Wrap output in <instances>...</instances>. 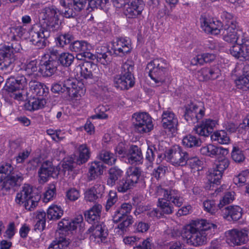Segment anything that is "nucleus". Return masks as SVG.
I'll return each instance as SVG.
<instances>
[{"mask_svg": "<svg viewBox=\"0 0 249 249\" xmlns=\"http://www.w3.org/2000/svg\"><path fill=\"white\" fill-rule=\"evenodd\" d=\"M202 162L196 157H190L188 155L187 164L192 169L199 170V168L202 165Z\"/></svg>", "mask_w": 249, "mask_h": 249, "instance_id": "nucleus-58", "label": "nucleus"}, {"mask_svg": "<svg viewBox=\"0 0 249 249\" xmlns=\"http://www.w3.org/2000/svg\"><path fill=\"white\" fill-rule=\"evenodd\" d=\"M144 6L142 0H129L123 9V13L127 18H135L141 14Z\"/></svg>", "mask_w": 249, "mask_h": 249, "instance_id": "nucleus-20", "label": "nucleus"}, {"mask_svg": "<svg viewBox=\"0 0 249 249\" xmlns=\"http://www.w3.org/2000/svg\"><path fill=\"white\" fill-rule=\"evenodd\" d=\"M30 91L34 95L38 96H46L49 91L48 88L44 84L32 79L29 81Z\"/></svg>", "mask_w": 249, "mask_h": 249, "instance_id": "nucleus-33", "label": "nucleus"}, {"mask_svg": "<svg viewBox=\"0 0 249 249\" xmlns=\"http://www.w3.org/2000/svg\"><path fill=\"white\" fill-rule=\"evenodd\" d=\"M235 83L238 89L243 91L249 90V77L240 76L235 80Z\"/></svg>", "mask_w": 249, "mask_h": 249, "instance_id": "nucleus-51", "label": "nucleus"}, {"mask_svg": "<svg viewBox=\"0 0 249 249\" xmlns=\"http://www.w3.org/2000/svg\"><path fill=\"white\" fill-rule=\"evenodd\" d=\"M46 104L44 98H36L29 101L25 105L26 108L30 111L38 110L43 108Z\"/></svg>", "mask_w": 249, "mask_h": 249, "instance_id": "nucleus-43", "label": "nucleus"}, {"mask_svg": "<svg viewBox=\"0 0 249 249\" xmlns=\"http://www.w3.org/2000/svg\"><path fill=\"white\" fill-rule=\"evenodd\" d=\"M230 162L227 159H223L218 161L213 166V168L220 172L223 174V172L229 166Z\"/></svg>", "mask_w": 249, "mask_h": 249, "instance_id": "nucleus-61", "label": "nucleus"}, {"mask_svg": "<svg viewBox=\"0 0 249 249\" xmlns=\"http://www.w3.org/2000/svg\"><path fill=\"white\" fill-rule=\"evenodd\" d=\"M211 140L221 144H227L230 142V139L227 133L223 130L214 132L211 136Z\"/></svg>", "mask_w": 249, "mask_h": 249, "instance_id": "nucleus-41", "label": "nucleus"}, {"mask_svg": "<svg viewBox=\"0 0 249 249\" xmlns=\"http://www.w3.org/2000/svg\"><path fill=\"white\" fill-rule=\"evenodd\" d=\"M30 41L38 48L45 47L48 43L47 38L50 33L46 28L40 24L34 25L30 33Z\"/></svg>", "mask_w": 249, "mask_h": 249, "instance_id": "nucleus-11", "label": "nucleus"}, {"mask_svg": "<svg viewBox=\"0 0 249 249\" xmlns=\"http://www.w3.org/2000/svg\"><path fill=\"white\" fill-rule=\"evenodd\" d=\"M216 225L205 219L195 220L183 228L182 236L188 244L195 246L205 244L209 231L216 228Z\"/></svg>", "mask_w": 249, "mask_h": 249, "instance_id": "nucleus-3", "label": "nucleus"}, {"mask_svg": "<svg viewBox=\"0 0 249 249\" xmlns=\"http://www.w3.org/2000/svg\"><path fill=\"white\" fill-rule=\"evenodd\" d=\"M155 148L148 147L145 159L149 162V165L151 166L154 160V157L155 156Z\"/></svg>", "mask_w": 249, "mask_h": 249, "instance_id": "nucleus-64", "label": "nucleus"}, {"mask_svg": "<svg viewBox=\"0 0 249 249\" xmlns=\"http://www.w3.org/2000/svg\"><path fill=\"white\" fill-rule=\"evenodd\" d=\"M73 39V36L70 33L61 35L57 37V44L61 47L70 44Z\"/></svg>", "mask_w": 249, "mask_h": 249, "instance_id": "nucleus-54", "label": "nucleus"}, {"mask_svg": "<svg viewBox=\"0 0 249 249\" xmlns=\"http://www.w3.org/2000/svg\"><path fill=\"white\" fill-rule=\"evenodd\" d=\"M161 125L165 132L168 135L173 134L176 132L178 120L173 111L168 110L163 112Z\"/></svg>", "mask_w": 249, "mask_h": 249, "instance_id": "nucleus-16", "label": "nucleus"}, {"mask_svg": "<svg viewBox=\"0 0 249 249\" xmlns=\"http://www.w3.org/2000/svg\"><path fill=\"white\" fill-rule=\"evenodd\" d=\"M142 170L138 167H130L126 172L125 178L120 180L117 184L116 189L119 192L125 193L135 186L136 184L142 182L143 177Z\"/></svg>", "mask_w": 249, "mask_h": 249, "instance_id": "nucleus-7", "label": "nucleus"}, {"mask_svg": "<svg viewBox=\"0 0 249 249\" xmlns=\"http://www.w3.org/2000/svg\"><path fill=\"white\" fill-rule=\"evenodd\" d=\"M87 233H91L89 238L91 241L96 243L103 242L107 235L104 227L101 224L92 225L86 231Z\"/></svg>", "mask_w": 249, "mask_h": 249, "instance_id": "nucleus-24", "label": "nucleus"}, {"mask_svg": "<svg viewBox=\"0 0 249 249\" xmlns=\"http://www.w3.org/2000/svg\"><path fill=\"white\" fill-rule=\"evenodd\" d=\"M234 192L233 191H228L226 192L222 198L220 200L218 205V208L221 209L225 205L231 203L234 199Z\"/></svg>", "mask_w": 249, "mask_h": 249, "instance_id": "nucleus-49", "label": "nucleus"}, {"mask_svg": "<svg viewBox=\"0 0 249 249\" xmlns=\"http://www.w3.org/2000/svg\"><path fill=\"white\" fill-rule=\"evenodd\" d=\"M169 67V64L167 61L161 58L154 59L147 66V68L149 70V76L159 85L165 81Z\"/></svg>", "mask_w": 249, "mask_h": 249, "instance_id": "nucleus-6", "label": "nucleus"}, {"mask_svg": "<svg viewBox=\"0 0 249 249\" xmlns=\"http://www.w3.org/2000/svg\"><path fill=\"white\" fill-rule=\"evenodd\" d=\"M111 49L118 56H123L131 52V42L128 37L117 38L112 41Z\"/></svg>", "mask_w": 249, "mask_h": 249, "instance_id": "nucleus-17", "label": "nucleus"}, {"mask_svg": "<svg viewBox=\"0 0 249 249\" xmlns=\"http://www.w3.org/2000/svg\"><path fill=\"white\" fill-rule=\"evenodd\" d=\"M61 12L54 6L52 5L45 7L40 13V17L46 21V24L49 26H53L58 24L59 17Z\"/></svg>", "mask_w": 249, "mask_h": 249, "instance_id": "nucleus-21", "label": "nucleus"}, {"mask_svg": "<svg viewBox=\"0 0 249 249\" xmlns=\"http://www.w3.org/2000/svg\"><path fill=\"white\" fill-rule=\"evenodd\" d=\"M26 33V30L18 26L11 28L7 36L10 45L0 44V71L10 73L13 70L17 59L16 53L21 49L19 39Z\"/></svg>", "mask_w": 249, "mask_h": 249, "instance_id": "nucleus-1", "label": "nucleus"}, {"mask_svg": "<svg viewBox=\"0 0 249 249\" xmlns=\"http://www.w3.org/2000/svg\"><path fill=\"white\" fill-rule=\"evenodd\" d=\"M63 214V210L60 206L52 205L48 209L47 217L50 220H57L60 218Z\"/></svg>", "mask_w": 249, "mask_h": 249, "instance_id": "nucleus-42", "label": "nucleus"}, {"mask_svg": "<svg viewBox=\"0 0 249 249\" xmlns=\"http://www.w3.org/2000/svg\"><path fill=\"white\" fill-rule=\"evenodd\" d=\"M157 196H159L157 205L162 214H170L173 213L174 207L171 202L177 207H180L184 199L179 192L176 190H167L161 187H158L156 191Z\"/></svg>", "mask_w": 249, "mask_h": 249, "instance_id": "nucleus-4", "label": "nucleus"}, {"mask_svg": "<svg viewBox=\"0 0 249 249\" xmlns=\"http://www.w3.org/2000/svg\"><path fill=\"white\" fill-rule=\"evenodd\" d=\"M229 52L235 58L244 60L249 57V46L236 43L231 47Z\"/></svg>", "mask_w": 249, "mask_h": 249, "instance_id": "nucleus-30", "label": "nucleus"}, {"mask_svg": "<svg viewBox=\"0 0 249 249\" xmlns=\"http://www.w3.org/2000/svg\"><path fill=\"white\" fill-rule=\"evenodd\" d=\"M133 125L136 131L140 133L148 132L153 127L152 118L146 113H136L133 115Z\"/></svg>", "mask_w": 249, "mask_h": 249, "instance_id": "nucleus-12", "label": "nucleus"}, {"mask_svg": "<svg viewBox=\"0 0 249 249\" xmlns=\"http://www.w3.org/2000/svg\"><path fill=\"white\" fill-rule=\"evenodd\" d=\"M203 205L204 210L211 214L215 213L218 207L215 201L213 200H205L203 202Z\"/></svg>", "mask_w": 249, "mask_h": 249, "instance_id": "nucleus-56", "label": "nucleus"}, {"mask_svg": "<svg viewBox=\"0 0 249 249\" xmlns=\"http://www.w3.org/2000/svg\"><path fill=\"white\" fill-rule=\"evenodd\" d=\"M200 22L202 29L207 34L217 35L223 29L222 23L220 21L206 16L201 17Z\"/></svg>", "mask_w": 249, "mask_h": 249, "instance_id": "nucleus-18", "label": "nucleus"}, {"mask_svg": "<svg viewBox=\"0 0 249 249\" xmlns=\"http://www.w3.org/2000/svg\"><path fill=\"white\" fill-rule=\"evenodd\" d=\"M109 110L108 107L103 105L99 106L95 109L96 114L92 116V119H105L108 117V114L106 112Z\"/></svg>", "mask_w": 249, "mask_h": 249, "instance_id": "nucleus-50", "label": "nucleus"}, {"mask_svg": "<svg viewBox=\"0 0 249 249\" xmlns=\"http://www.w3.org/2000/svg\"><path fill=\"white\" fill-rule=\"evenodd\" d=\"M56 195V187L54 184H50L44 195L43 201L45 203L52 200Z\"/></svg>", "mask_w": 249, "mask_h": 249, "instance_id": "nucleus-53", "label": "nucleus"}, {"mask_svg": "<svg viewBox=\"0 0 249 249\" xmlns=\"http://www.w3.org/2000/svg\"><path fill=\"white\" fill-rule=\"evenodd\" d=\"M120 221L122 222L118 225L116 232L120 235H122L133 222V218L131 215L126 216L125 218L122 219Z\"/></svg>", "mask_w": 249, "mask_h": 249, "instance_id": "nucleus-46", "label": "nucleus"}, {"mask_svg": "<svg viewBox=\"0 0 249 249\" xmlns=\"http://www.w3.org/2000/svg\"><path fill=\"white\" fill-rule=\"evenodd\" d=\"M231 158L235 162L237 163L243 162L245 159L243 151L236 147L233 148L231 152Z\"/></svg>", "mask_w": 249, "mask_h": 249, "instance_id": "nucleus-52", "label": "nucleus"}, {"mask_svg": "<svg viewBox=\"0 0 249 249\" xmlns=\"http://www.w3.org/2000/svg\"><path fill=\"white\" fill-rule=\"evenodd\" d=\"M58 55L59 53L57 50L53 48H50L45 50L42 58L50 60L57 61Z\"/></svg>", "mask_w": 249, "mask_h": 249, "instance_id": "nucleus-55", "label": "nucleus"}, {"mask_svg": "<svg viewBox=\"0 0 249 249\" xmlns=\"http://www.w3.org/2000/svg\"><path fill=\"white\" fill-rule=\"evenodd\" d=\"M188 153L179 146L170 149L165 155L167 160L175 166H183L187 164Z\"/></svg>", "mask_w": 249, "mask_h": 249, "instance_id": "nucleus-13", "label": "nucleus"}, {"mask_svg": "<svg viewBox=\"0 0 249 249\" xmlns=\"http://www.w3.org/2000/svg\"><path fill=\"white\" fill-rule=\"evenodd\" d=\"M200 152L202 155L214 158L221 156H225L228 154V150L221 146L210 144L202 147Z\"/></svg>", "mask_w": 249, "mask_h": 249, "instance_id": "nucleus-28", "label": "nucleus"}, {"mask_svg": "<svg viewBox=\"0 0 249 249\" xmlns=\"http://www.w3.org/2000/svg\"><path fill=\"white\" fill-rule=\"evenodd\" d=\"M133 65L131 62H126L121 67V73L113 78L114 86L121 90L127 89L132 87L135 83L134 78L132 74Z\"/></svg>", "mask_w": 249, "mask_h": 249, "instance_id": "nucleus-8", "label": "nucleus"}, {"mask_svg": "<svg viewBox=\"0 0 249 249\" xmlns=\"http://www.w3.org/2000/svg\"><path fill=\"white\" fill-rule=\"evenodd\" d=\"M221 17L225 21L224 27L231 26L233 24L234 25H237V23L231 14L224 11L222 13Z\"/></svg>", "mask_w": 249, "mask_h": 249, "instance_id": "nucleus-57", "label": "nucleus"}, {"mask_svg": "<svg viewBox=\"0 0 249 249\" xmlns=\"http://www.w3.org/2000/svg\"><path fill=\"white\" fill-rule=\"evenodd\" d=\"M97 68L96 65L91 62H85L76 67L75 72L76 76L81 79H91L93 77L92 71Z\"/></svg>", "mask_w": 249, "mask_h": 249, "instance_id": "nucleus-26", "label": "nucleus"}, {"mask_svg": "<svg viewBox=\"0 0 249 249\" xmlns=\"http://www.w3.org/2000/svg\"><path fill=\"white\" fill-rule=\"evenodd\" d=\"M38 174L39 182L44 183L47 181L50 177H54L58 174L57 169L53 165L51 162L46 161L42 163L38 171Z\"/></svg>", "mask_w": 249, "mask_h": 249, "instance_id": "nucleus-25", "label": "nucleus"}, {"mask_svg": "<svg viewBox=\"0 0 249 249\" xmlns=\"http://www.w3.org/2000/svg\"><path fill=\"white\" fill-rule=\"evenodd\" d=\"M40 198V196L33 191L30 185L24 184L20 192L17 193L15 201L19 205L24 204L25 208L31 211L37 205Z\"/></svg>", "mask_w": 249, "mask_h": 249, "instance_id": "nucleus-9", "label": "nucleus"}, {"mask_svg": "<svg viewBox=\"0 0 249 249\" xmlns=\"http://www.w3.org/2000/svg\"><path fill=\"white\" fill-rule=\"evenodd\" d=\"M217 124V121L208 119L203 121L201 124L194 128V130L198 135L208 137L212 133L213 130Z\"/></svg>", "mask_w": 249, "mask_h": 249, "instance_id": "nucleus-27", "label": "nucleus"}, {"mask_svg": "<svg viewBox=\"0 0 249 249\" xmlns=\"http://www.w3.org/2000/svg\"><path fill=\"white\" fill-rule=\"evenodd\" d=\"M118 198L116 193L113 191H110L106 202V211H108L109 209L115 204Z\"/></svg>", "mask_w": 249, "mask_h": 249, "instance_id": "nucleus-62", "label": "nucleus"}, {"mask_svg": "<svg viewBox=\"0 0 249 249\" xmlns=\"http://www.w3.org/2000/svg\"><path fill=\"white\" fill-rule=\"evenodd\" d=\"M98 157L103 162L109 165L114 164L116 160V158L113 154L106 150L101 151Z\"/></svg>", "mask_w": 249, "mask_h": 249, "instance_id": "nucleus-44", "label": "nucleus"}, {"mask_svg": "<svg viewBox=\"0 0 249 249\" xmlns=\"http://www.w3.org/2000/svg\"><path fill=\"white\" fill-rule=\"evenodd\" d=\"M74 56L69 53H63L59 55L58 60L64 66L69 67L73 62Z\"/></svg>", "mask_w": 249, "mask_h": 249, "instance_id": "nucleus-48", "label": "nucleus"}, {"mask_svg": "<svg viewBox=\"0 0 249 249\" xmlns=\"http://www.w3.org/2000/svg\"><path fill=\"white\" fill-rule=\"evenodd\" d=\"M78 157L76 159L77 164L80 165L86 163L89 159L90 152L86 144H80L77 147Z\"/></svg>", "mask_w": 249, "mask_h": 249, "instance_id": "nucleus-38", "label": "nucleus"}, {"mask_svg": "<svg viewBox=\"0 0 249 249\" xmlns=\"http://www.w3.org/2000/svg\"><path fill=\"white\" fill-rule=\"evenodd\" d=\"M249 177V172L247 171H243L237 176H235L233 179L234 183L239 186H242L245 183L247 178Z\"/></svg>", "mask_w": 249, "mask_h": 249, "instance_id": "nucleus-59", "label": "nucleus"}, {"mask_svg": "<svg viewBox=\"0 0 249 249\" xmlns=\"http://www.w3.org/2000/svg\"><path fill=\"white\" fill-rule=\"evenodd\" d=\"M104 166L100 161H94L91 163L89 173L90 180L96 178L98 176L103 174Z\"/></svg>", "mask_w": 249, "mask_h": 249, "instance_id": "nucleus-40", "label": "nucleus"}, {"mask_svg": "<svg viewBox=\"0 0 249 249\" xmlns=\"http://www.w3.org/2000/svg\"><path fill=\"white\" fill-rule=\"evenodd\" d=\"M37 66L36 60L27 63L24 68L25 75L18 76L16 78H11L6 82V87L10 96L14 99L20 101L23 99V96L26 91L24 89L27 82L41 75V71Z\"/></svg>", "mask_w": 249, "mask_h": 249, "instance_id": "nucleus-2", "label": "nucleus"}, {"mask_svg": "<svg viewBox=\"0 0 249 249\" xmlns=\"http://www.w3.org/2000/svg\"><path fill=\"white\" fill-rule=\"evenodd\" d=\"M205 114V108L202 106L191 103L185 107L184 117L189 124H195L201 119Z\"/></svg>", "mask_w": 249, "mask_h": 249, "instance_id": "nucleus-14", "label": "nucleus"}, {"mask_svg": "<svg viewBox=\"0 0 249 249\" xmlns=\"http://www.w3.org/2000/svg\"><path fill=\"white\" fill-rule=\"evenodd\" d=\"M152 239L147 238L142 242L139 241L137 244L134 247L133 249H152Z\"/></svg>", "mask_w": 249, "mask_h": 249, "instance_id": "nucleus-60", "label": "nucleus"}, {"mask_svg": "<svg viewBox=\"0 0 249 249\" xmlns=\"http://www.w3.org/2000/svg\"><path fill=\"white\" fill-rule=\"evenodd\" d=\"M201 143V142L199 138L192 135H188L182 139V144L187 147L199 146Z\"/></svg>", "mask_w": 249, "mask_h": 249, "instance_id": "nucleus-45", "label": "nucleus"}, {"mask_svg": "<svg viewBox=\"0 0 249 249\" xmlns=\"http://www.w3.org/2000/svg\"><path fill=\"white\" fill-rule=\"evenodd\" d=\"M123 171L117 167H113L108 170V176L107 180V184L110 187L114 186L119 178H121Z\"/></svg>", "mask_w": 249, "mask_h": 249, "instance_id": "nucleus-39", "label": "nucleus"}, {"mask_svg": "<svg viewBox=\"0 0 249 249\" xmlns=\"http://www.w3.org/2000/svg\"><path fill=\"white\" fill-rule=\"evenodd\" d=\"M221 75L220 70L217 66L204 67L198 70L196 74V78L200 81L213 80Z\"/></svg>", "mask_w": 249, "mask_h": 249, "instance_id": "nucleus-19", "label": "nucleus"}, {"mask_svg": "<svg viewBox=\"0 0 249 249\" xmlns=\"http://www.w3.org/2000/svg\"><path fill=\"white\" fill-rule=\"evenodd\" d=\"M16 232L15 226L14 223H10L6 231L3 234V236L9 239L13 238Z\"/></svg>", "mask_w": 249, "mask_h": 249, "instance_id": "nucleus-63", "label": "nucleus"}, {"mask_svg": "<svg viewBox=\"0 0 249 249\" xmlns=\"http://www.w3.org/2000/svg\"><path fill=\"white\" fill-rule=\"evenodd\" d=\"M72 52H84L86 57L91 60L96 58L97 61L104 65H107L110 62V57L107 54L108 49L105 46H101L96 50V55L89 53L91 45L84 40H77L71 43L69 47Z\"/></svg>", "mask_w": 249, "mask_h": 249, "instance_id": "nucleus-5", "label": "nucleus"}, {"mask_svg": "<svg viewBox=\"0 0 249 249\" xmlns=\"http://www.w3.org/2000/svg\"><path fill=\"white\" fill-rule=\"evenodd\" d=\"M132 205L130 203H123L121 207L115 211L113 216L114 222L118 223L122 219L125 218L126 216L132 210Z\"/></svg>", "mask_w": 249, "mask_h": 249, "instance_id": "nucleus-37", "label": "nucleus"}, {"mask_svg": "<svg viewBox=\"0 0 249 249\" xmlns=\"http://www.w3.org/2000/svg\"><path fill=\"white\" fill-rule=\"evenodd\" d=\"M39 70L44 76H51L57 70L58 63L57 61L50 60L42 58L40 63Z\"/></svg>", "mask_w": 249, "mask_h": 249, "instance_id": "nucleus-29", "label": "nucleus"}, {"mask_svg": "<svg viewBox=\"0 0 249 249\" xmlns=\"http://www.w3.org/2000/svg\"><path fill=\"white\" fill-rule=\"evenodd\" d=\"M242 210L238 206H230L223 209L224 217L229 219L231 218L233 221H237L242 215Z\"/></svg>", "mask_w": 249, "mask_h": 249, "instance_id": "nucleus-35", "label": "nucleus"}, {"mask_svg": "<svg viewBox=\"0 0 249 249\" xmlns=\"http://www.w3.org/2000/svg\"><path fill=\"white\" fill-rule=\"evenodd\" d=\"M23 179V175L20 173H14L7 177L3 181L2 188L6 190L14 187L20 186Z\"/></svg>", "mask_w": 249, "mask_h": 249, "instance_id": "nucleus-31", "label": "nucleus"}, {"mask_svg": "<svg viewBox=\"0 0 249 249\" xmlns=\"http://www.w3.org/2000/svg\"><path fill=\"white\" fill-rule=\"evenodd\" d=\"M126 157L128 162L131 164L141 162L142 155L141 149L136 145H132L129 149Z\"/></svg>", "mask_w": 249, "mask_h": 249, "instance_id": "nucleus-36", "label": "nucleus"}, {"mask_svg": "<svg viewBox=\"0 0 249 249\" xmlns=\"http://www.w3.org/2000/svg\"><path fill=\"white\" fill-rule=\"evenodd\" d=\"M80 84L75 79H67L64 81L63 87L71 97H78L84 94L85 89L81 88L77 84Z\"/></svg>", "mask_w": 249, "mask_h": 249, "instance_id": "nucleus-23", "label": "nucleus"}, {"mask_svg": "<svg viewBox=\"0 0 249 249\" xmlns=\"http://www.w3.org/2000/svg\"><path fill=\"white\" fill-rule=\"evenodd\" d=\"M83 220V216L81 215L71 220L63 218L59 222L58 227L60 230L65 231H74L77 228H79L80 231L82 232L84 231L83 227L84 225Z\"/></svg>", "mask_w": 249, "mask_h": 249, "instance_id": "nucleus-22", "label": "nucleus"}, {"mask_svg": "<svg viewBox=\"0 0 249 249\" xmlns=\"http://www.w3.org/2000/svg\"><path fill=\"white\" fill-rule=\"evenodd\" d=\"M249 231L246 229H232L226 232L227 242L231 246H240L249 240Z\"/></svg>", "mask_w": 249, "mask_h": 249, "instance_id": "nucleus-15", "label": "nucleus"}, {"mask_svg": "<svg viewBox=\"0 0 249 249\" xmlns=\"http://www.w3.org/2000/svg\"><path fill=\"white\" fill-rule=\"evenodd\" d=\"M222 174L217 170L212 168L209 169L207 178L210 183L218 184L220 183Z\"/></svg>", "mask_w": 249, "mask_h": 249, "instance_id": "nucleus-47", "label": "nucleus"}, {"mask_svg": "<svg viewBox=\"0 0 249 249\" xmlns=\"http://www.w3.org/2000/svg\"><path fill=\"white\" fill-rule=\"evenodd\" d=\"M104 186L101 184H96L93 187L88 189L85 193V199L87 201L93 202L99 196H102L104 192Z\"/></svg>", "mask_w": 249, "mask_h": 249, "instance_id": "nucleus-34", "label": "nucleus"}, {"mask_svg": "<svg viewBox=\"0 0 249 249\" xmlns=\"http://www.w3.org/2000/svg\"><path fill=\"white\" fill-rule=\"evenodd\" d=\"M237 25L224 27L222 30L223 39L229 43H241L249 46V35L242 31H238Z\"/></svg>", "mask_w": 249, "mask_h": 249, "instance_id": "nucleus-10", "label": "nucleus"}, {"mask_svg": "<svg viewBox=\"0 0 249 249\" xmlns=\"http://www.w3.org/2000/svg\"><path fill=\"white\" fill-rule=\"evenodd\" d=\"M102 205L96 204L91 208L85 213L87 221L92 225L99 224L98 222L100 219Z\"/></svg>", "mask_w": 249, "mask_h": 249, "instance_id": "nucleus-32", "label": "nucleus"}]
</instances>
